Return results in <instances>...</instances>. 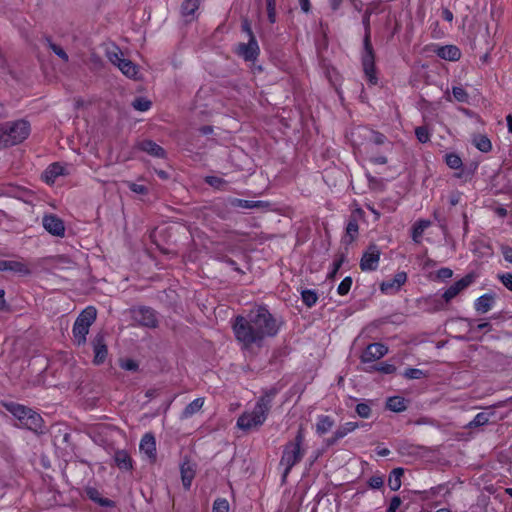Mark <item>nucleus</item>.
Masks as SVG:
<instances>
[{
  "label": "nucleus",
  "mask_w": 512,
  "mask_h": 512,
  "mask_svg": "<svg viewBox=\"0 0 512 512\" xmlns=\"http://www.w3.org/2000/svg\"><path fill=\"white\" fill-rule=\"evenodd\" d=\"M205 182L218 190H225V186L227 185L226 180L218 176H207Z\"/></svg>",
  "instance_id": "43"
},
{
  "label": "nucleus",
  "mask_w": 512,
  "mask_h": 512,
  "mask_svg": "<svg viewBox=\"0 0 512 512\" xmlns=\"http://www.w3.org/2000/svg\"><path fill=\"white\" fill-rule=\"evenodd\" d=\"M225 263L227 265H229L234 271L242 274L243 271L241 270V268L238 266L237 262L235 260H233L232 258H225Z\"/></svg>",
  "instance_id": "63"
},
{
  "label": "nucleus",
  "mask_w": 512,
  "mask_h": 512,
  "mask_svg": "<svg viewBox=\"0 0 512 512\" xmlns=\"http://www.w3.org/2000/svg\"><path fill=\"white\" fill-rule=\"evenodd\" d=\"M115 465L122 471L133 469V460L126 450H117L114 454Z\"/></svg>",
  "instance_id": "25"
},
{
  "label": "nucleus",
  "mask_w": 512,
  "mask_h": 512,
  "mask_svg": "<svg viewBox=\"0 0 512 512\" xmlns=\"http://www.w3.org/2000/svg\"><path fill=\"white\" fill-rule=\"evenodd\" d=\"M495 304V295L485 293L474 301V309L479 314H485L490 311Z\"/></svg>",
  "instance_id": "23"
},
{
  "label": "nucleus",
  "mask_w": 512,
  "mask_h": 512,
  "mask_svg": "<svg viewBox=\"0 0 512 512\" xmlns=\"http://www.w3.org/2000/svg\"><path fill=\"white\" fill-rule=\"evenodd\" d=\"M97 310L94 306H87L76 318L72 333L77 345H83L86 342V336L89 333L91 325L95 322Z\"/></svg>",
  "instance_id": "5"
},
{
  "label": "nucleus",
  "mask_w": 512,
  "mask_h": 512,
  "mask_svg": "<svg viewBox=\"0 0 512 512\" xmlns=\"http://www.w3.org/2000/svg\"><path fill=\"white\" fill-rule=\"evenodd\" d=\"M30 133V123L26 120L10 121L0 124V149L17 145Z\"/></svg>",
  "instance_id": "4"
},
{
  "label": "nucleus",
  "mask_w": 512,
  "mask_h": 512,
  "mask_svg": "<svg viewBox=\"0 0 512 512\" xmlns=\"http://www.w3.org/2000/svg\"><path fill=\"white\" fill-rule=\"evenodd\" d=\"M355 411L358 414V416H360L361 418H364V419L369 418L371 416V412H372L370 405L365 402L358 403L356 405Z\"/></svg>",
  "instance_id": "47"
},
{
  "label": "nucleus",
  "mask_w": 512,
  "mask_h": 512,
  "mask_svg": "<svg viewBox=\"0 0 512 512\" xmlns=\"http://www.w3.org/2000/svg\"><path fill=\"white\" fill-rule=\"evenodd\" d=\"M408 276L404 271L397 272L393 278L386 279L380 284V291L386 295H393L400 291L407 282Z\"/></svg>",
  "instance_id": "12"
},
{
  "label": "nucleus",
  "mask_w": 512,
  "mask_h": 512,
  "mask_svg": "<svg viewBox=\"0 0 512 512\" xmlns=\"http://www.w3.org/2000/svg\"><path fill=\"white\" fill-rule=\"evenodd\" d=\"M353 280L350 276L345 277L337 287V293L340 296L347 295L352 287Z\"/></svg>",
  "instance_id": "45"
},
{
  "label": "nucleus",
  "mask_w": 512,
  "mask_h": 512,
  "mask_svg": "<svg viewBox=\"0 0 512 512\" xmlns=\"http://www.w3.org/2000/svg\"><path fill=\"white\" fill-rule=\"evenodd\" d=\"M499 281L512 292V273L504 272L497 275Z\"/></svg>",
  "instance_id": "51"
},
{
  "label": "nucleus",
  "mask_w": 512,
  "mask_h": 512,
  "mask_svg": "<svg viewBox=\"0 0 512 512\" xmlns=\"http://www.w3.org/2000/svg\"><path fill=\"white\" fill-rule=\"evenodd\" d=\"M268 412L255 404L251 412L243 413L237 420V426L243 430H249L261 426L267 419Z\"/></svg>",
  "instance_id": "7"
},
{
  "label": "nucleus",
  "mask_w": 512,
  "mask_h": 512,
  "mask_svg": "<svg viewBox=\"0 0 512 512\" xmlns=\"http://www.w3.org/2000/svg\"><path fill=\"white\" fill-rule=\"evenodd\" d=\"M502 255L505 261L512 263V247L504 246L502 248Z\"/></svg>",
  "instance_id": "61"
},
{
  "label": "nucleus",
  "mask_w": 512,
  "mask_h": 512,
  "mask_svg": "<svg viewBox=\"0 0 512 512\" xmlns=\"http://www.w3.org/2000/svg\"><path fill=\"white\" fill-rule=\"evenodd\" d=\"M4 407L15 417L17 427L32 429V410L30 408L15 402L4 403Z\"/></svg>",
  "instance_id": "8"
},
{
  "label": "nucleus",
  "mask_w": 512,
  "mask_h": 512,
  "mask_svg": "<svg viewBox=\"0 0 512 512\" xmlns=\"http://www.w3.org/2000/svg\"><path fill=\"white\" fill-rule=\"evenodd\" d=\"M138 149L155 158L164 159L167 156L165 149L150 139L139 142Z\"/></svg>",
  "instance_id": "20"
},
{
  "label": "nucleus",
  "mask_w": 512,
  "mask_h": 512,
  "mask_svg": "<svg viewBox=\"0 0 512 512\" xmlns=\"http://www.w3.org/2000/svg\"><path fill=\"white\" fill-rule=\"evenodd\" d=\"M242 31L248 35L249 39H251V35H254L251 25L247 20H244L242 23Z\"/></svg>",
  "instance_id": "64"
},
{
  "label": "nucleus",
  "mask_w": 512,
  "mask_h": 512,
  "mask_svg": "<svg viewBox=\"0 0 512 512\" xmlns=\"http://www.w3.org/2000/svg\"><path fill=\"white\" fill-rule=\"evenodd\" d=\"M65 167L58 162L50 164L41 175V179L48 185L54 184L57 177L65 175Z\"/></svg>",
  "instance_id": "21"
},
{
  "label": "nucleus",
  "mask_w": 512,
  "mask_h": 512,
  "mask_svg": "<svg viewBox=\"0 0 512 512\" xmlns=\"http://www.w3.org/2000/svg\"><path fill=\"white\" fill-rule=\"evenodd\" d=\"M200 0H184L181 5V11L184 16L193 15L199 8Z\"/></svg>",
  "instance_id": "40"
},
{
  "label": "nucleus",
  "mask_w": 512,
  "mask_h": 512,
  "mask_svg": "<svg viewBox=\"0 0 512 512\" xmlns=\"http://www.w3.org/2000/svg\"><path fill=\"white\" fill-rule=\"evenodd\" d=\"M436 55L447 61H458L461 58V50L456 45L437 46L435 49Z\"/></svg>",
  "instance_id": "22"
},
{
  "label": "nucleus",
  "mask_w": 512,
  "mask_h": 512,
  "mask_svg": "<svg viewBox=\"0 0 512 512\" xmlns=\"http://www.w3.org/2000/svg\"><path fill=\"white\" fill-rule=\"evenodd\" d=\"M180 472L183 487L185 490H189L195 476V471L189 465L186 466L183 464L180 468Z\"/></svg>",
  "instance_id": "36"
},
{
  "label": "nucleus",
  "mask_w": 512,
  "mask_h": 512,
  "mask_svg": "<svg viewBox=\"0 0 512 512\" xmlns=\"http://www.w3.org/2000/svg\"><path fill=\"white\" fill-rule=\"evenodd\" d=\"M94 359L93 362L96 365L103 364L108 355V348L105 343L103 335H96L92 341Z\"/></svg>",
  "instance_id": "18"
},
{
  "label": "nucleus",
  "mask_w": 512,
  "mask_h": 512,
  "mask_svg": "<svg viewBox=\"0 0 512 512\" xmlns=\"http://www.w3.org/2000/svg\"><path fill=\"white\" fill-rule=\"evenodd\" d=\"M404 468H394L388 477V486L392 491H398L402 485V477L404 475Z\"/></svg>",
  "instance_id": "31"
},
{
  "label": "nucleus",
  "mask_w": 512,
  "mask_h": 512,
  "mask_svg": "<svg viewBox=\"0 0 512 512\" xmlns=\"http://www.w3.org/2000/svg\"><path fill=\"white\" fill-rule=\"evenodd\" d=\"M365 215V212L362 208H356L354 209L346 223L345 227V236H344V242L347 244H351L354 242L359 234V224L358 221L362 219Z\"/></svg>",
  "instance_id": "11"
},
{
  "label": "nucleus",
  "mask_w": 512,
  "mask_h": 512,
  "mask_svg": "<svg viewBox=\"0 0 512 512\" xmlns=\"http://www.w3.org/2000/svg\"><path fill=\"white\" fill-rule=\"evenodd\" d=\"M471 142L482 153H489L492 150V142L485 134H474Z\"/></svg>",
  "instance_id": "30"
},
{
  "label": "nucleus",
  "mask_w": 512,
  "mask_h": 512,
  "mask_svg": "<svg viewBox=\"0 0 512 512\" xmlns=\"http://www.w3.org/2000/svg\"><path fill=\"white\" fill-rule=\"evenodd\" d=\"M387 141V138L384 134L380 132H374L373 134V142L377 145H382Z\"/></svg>",
  "instance_id": "60"
},
{
  "label": "nucleus",
  "mask_w": 512,
  "mask_h": 512,
  "mask_svg": "<svg viewBox=\"0 0 512 512\" xmlns=\"http://www.w3.org/2000/svg\"><path fill=\"white\" fill-rule=\"evenodd\" d=\"M301 299L307 308H312L318 301V293L314 289H303L301 291Z\"/></svg>",
  "instance_id": "37"
},
{
  "label": "nucleus",
  "mask_w": 512,
  "mask_h": 512,
  "mask_svg": "<svg viewBox=\"0 0 512 512\" xmlns=\"http://www.w3.org/2000/svg\"><path fill=\"white\" fill-rule=\"evenodd\" d=\"M305 443V432L304 428L300 426L296 432L295 437L288 441L282 450L279 466L283 468L281 482L285 483L288 475L294 466L301 462L303 459L306 449Z\"/></svg>",
  "instance_id": "3"
},
{
  "label": "nucleus",
  "mask_w": 512,
  "mask_h": 512,
  "mask_svg": "<svg viewBox=\"0 0 512 512\" xmlns=\"http://www.w3.org/2000/svg\"><path fill=\"white\" fill-rule=\"evenodd\" d=\"M402 504V500L399 496L395 495L391 498L389 506L386 512H396Z\"/></svg>",
  "instance_id": "53"
},
{
  "label": "nucleus",
  "mask_w": 512,
  "mask_h": 512,
  "mask_svg": "<svg viewBox=\"0 0 512 512\" xmlns=\"http://www.w3.org/2000/svg\"><path fill=\"white\" fill-rule=\"evenodd\" d=\"M475 280L473 273H468L461 279L454 282L442 294V302L437 304V309H443L445 304L450 303L457 295L468 288Z\"/></svg>",
  "instance_id": "6"
},
{
  "label": "nucleus",
  "mask_w": 512,
  "mask_h": 512,
  "mask_svg": "<svg viewBox=\"0 0 512 512\" xmlns=\"http://www.w3.org/2000/svg\"><path fill=\"white\" fill-rule=\"evenodd\" d=\"M403 376L407 379H420L425 376V373L423 370L418 368H407Z\"/></svg>",
  "instance_id": "48"
},
{
  "label": "nucleus",
  "mask_w": 512,
  "mask_h": 512,
  "mask_svg": "<svg viewBox=\"0 0 512 512\" xmlns=\"http://www.w3.org/2000/svg\"><path fill=\"white\" fill-rule=\"evenodd\" d=\"M119 70L127 77L136 79L138 74V66L129 59H124L117 66Z\"/></svg>",
  "instance_id": "35"
},
{
  "label": "nucleus",
  "mask_w": 512,
  "mask_h": 512,
  "mask_svg": "<svg viewBox=\"0 0 512 512\" xmlns=\"http://www.w3.org/2000/svg\"><path fill=\"white\" fill-rule=\"evenodd\" d=\"M42 422L41 416L34 411V434H43L45 432Z\"/></svg>",
  "instance_id": "54"
},
{
  "label": "nucleus",
  "mask_w": 512,
  "mask_h": 512,
  "mask_svg": "<svg viewBox=\"0 0 512 512\" xmlns=\"http://www.w3.org/2000/svg\"><path fill=\"white\" fill-rule=\"evenodd\" d=\"M52 51L59 56L62 60L68 61V55L62 47L56 44H50Z\"/></svg>",
  "instance_id": "56"
},
{
  "label": "nucleus",
  "mask_w": 512,
  "mask_h": 512,
  "mask_svg": "<svg viewBox=\"0 0 512 512\" xmlns=\"http://www.w3.org/2000/svg\"><path fill=\"white\" fill-rule=\"evenodd\" d=\"M132 105L136 110L144 112L150 109L151 102L145 98H136Z\"/></svg>",
  "instance_id": "49"
},
{
  "label": "nucleus",
  "mask_w": 512,
  "mask_h": 512,
  "mask_svg": "<svg viewBox=\"0 0 512 512\" xmlns=\"http://www.w3.org/2000/svg\"><path fill=\"white\" fill-rule=\"evenodd\" d=\"M375 369L384 374H393L396 371V367L393 364H389V363H385V362L379 363L375 367Z\"/></svg>",
  "instance_id": "52"
},
{
  "label": "nucleus",
  "mask_w": 512,
  "mask_h": 512,
  "mask_svg": "<svg viewBox=\"0 0 512 512\" xmlns=\"http://www.w3.org/2000/svg\"><path fill=\"white\" fill-rule=\"evenodd\" d=\"M453 276V271L448 267H442L437 271V277L439 279L445 280L449 279Z\"/></svg>",
  "instance_id": "58"
},
{
  "label": "nucleus",
  "mask_w": 512,
  "mask_h": 512,
  "mask_svg": "<svg viewBox=\"0 0 512 512\" xmlns=\"http://www.w3.org/2000/svg\"><path fill=\"white\" fill-rule=\"evenodd\" d=\"M388 352V347L383 343L369 344L361 355V361L364 363L376 361L384 357Z\"/></svg>",
  "instance_id": "14"
},
{
  "label": "nucleus",
  "mask_w": 512,
  "mask_h": 512,
  "mask_svg": "<svg viewBox=\"0 0 512 512\" xmlns=\"http://www.w3.org/2000/svg\"><path fill=\"white\" fill-rule=\"evenodd\" d=\"M277 392L278 391L276 388H271V389L266 390L263 393V395L261 397H259L256 404L258 406H261V408H263L266 412L269 413V411L272 407V402H273Z\"/></svg>",
  "instance_id": "34"
},
{
  "label": "nucleus",
  "mask_w": 512,
  "mask_h": 512,
  "mask_svg": "<svg viewBox=\"0 0 512 512\" xmlns=\"http://www.w3.org/2000/svg\"><path fill=\"white\" fill-rule=\"evenodd\" d=\"M335 424L334 419L329 415H319L316 422V432L324 435L329 432Z\"/></svg>",
  "instance_id": "32"
},
{
  "label": "nucleus",
  "mask_w": 512,
  "mask_h": 512,
  "mask_svg": "<svg viewBox=\"0 0 512 512\" xmlns=\"http://www.w3.org/2000/svg\"><path fill=\"white\" fill-rule=\"evenodd\" d=\"M204 405V398H196L191 401L183 410L182 416L184 418H189L197 413Z\"/></svg>",
  "instance_id": "38"
},
{
  "label": "nucleus",
  "mask_w": 512,
  "mask_h": 512,
  "mask_svg": "<svg viewBox=\"0 0 512 512\" xmlns=\"http://www.w3.org/2000/svg\"><path fill=\"white\" fill-rule=\"evenodd\" d=\"M122 368L128 371H136L138 369V363L132 359H127L123 364Z\"/></svg>",
  "instance_id": "59"
},
{
  "label": "nucleus",
  "mask_w": 512,
  "mask_h": 512,
  "mask_svg": "<svg viewBox=\"0 0 512 512\" xmlns=\"http://www.w3.org/2000/svg\"><path fill=\"white\" fill-rule=\"evenodd\" d=\"M381 254L382 252L378 245L374 243L369 244L360 259V269L364 272L376 271L379 267Z\"/></svg>",
  "instance_id": "9"
},
{
  "label": "nucleus",
  "mask_w": 512,
  "mask_h": 512,
  "mask_svg": "<svg viewBox=\"0 0 512 512\" xmlns=\"http://www.w3.org/2000/svg\"><path fill=\"white\" fill-rule=\"evenodd\" d=\"M236 53L245 61H255L260 54V48L255 35H251L247 43H240Z\"/></svg>",
  "instance_id": "13"
},
{
  "label": "nucleus",
  "mask_w": 512,
  "mask_h": 512,
  "mask_svg": "<svg viewBox=\"0 0 512 512\" xmlns=\"http://www.w3.org/2000/svg\"><path fill=\"white\" fill-rule=\"evenodd\" d=\"M43 227L53 236L62 237L65 233L63 221L54 214L45 215L43 217Z\"/></svg>",
  "instance_id": "16"
},
{
  "label": "nucleus",
  "mask_w": 512,
  "mask_h": 512,
  "mask_svg": "<svg viewBox=\"0 0 512 512\" xmlns=\"http://www.w3.org/2000/svg\"><path fill=\"white\" fill-rule=\"evenodd\" d=\"M441 17H442L443 20H445L447 22H450V23L454 19V15H453L452 11L449 10L448 8H443L442 9Z\"/></svg>",
  "instance_id": "62"
},
{
  "label": "nucleus",
  "mask_w": 512,
  "mask_h": 512,
  "mask_svg": "<svg viewBox=\"0 0 512 512\" xmlns=\"http://www.w3.org/2000/svg\"><path fill=\"white\" fill-rule=\"evenodd\" d=\"M345 261V257L344 255H340L339 257H337L336 259H334L333 263H332V268L331 270L329 271L328 273V276L327 278L328 279H333L335 278V276L337 275L338 271L340 270V268L342 267L343 263Z\"/></svg>",
  "instance_id": "46"
},
{
  "label": "nucleus",
  "mask_w": 512,
  "mask_h": 512,
  "mask_svg": "<svg viewBox=\"0 0 512 512\" xmlns=\"http://www.w3.org/2000/svg\"><path fill=\"white\" fill-rule=\"evenodd\" d=\"M445 164L452 170L457 172L454 173V177L458 179H467V175L464 169L462 158L456 152L446 153L444 156Z\"/></svg>",
  "instance_id": "17"
},
{
  "label": "nucleus",
  "mask_w": 512,
  "mask_h": 512,
  "mask_svg": "<svg viewBox=\"0 0 512 512\" xmlns=\"http://www.w3.org/2000/svg\"><path fill=\"white\" fill-rule=\"evenodd\" d=\"M445 488V486L443 484H439L437 486H434V487H431L429 490H424V491H420L418 492L419 494L421 495H431V496H436L437 494H439L443 489Z\"/></svg>",
  "instance_id": "57"
},
{
  "label": "nucleus",
  "mask_w": 512,
  "mask_h": 512,
  "mask_svg": "<svg viewBox=\"0 0 512 512\" xmlns=\"http://www.w3.org/2000/svg\"><path fill=\"white\" fill-rule=\"evenodd\" d=\"M452 97L450 96L449 89L445 92V99L449 102L452 101V98L459 103H469V94L468 92L461 86H452L451 88Z\"/></svg>",
  "instance_id": "28"
},
{
  "label": "nucleus",
  "mask_w": 512,
  "mask_h": 512,
  "mask_svg": "<svg viewBox=\"0 0 512 512\" xmlns=\"http://www.w3.org/2000/svg\"><path fill=\"white\" fill-rule=\"evenodd\" d=\"M106 56L108 60L115 66H118L121 61L125 58L123 57V52L117 45H112L106 50Z\"/></svg>",
  "instance_id": "39"
},
{
  "label": "nucleus",
  "mask_w": 512,
  "mask_h": 512,
  "mask_svg": "<svg viewBox=\"0 0 512 512\" xmlns=\"http://www.w3.org/2000/svg\"><path fill=\"white\" fill-rule=\"evenodd\" d=\"M0 271L14 274H27L28 268L21 262L15 260H0Z\"/></svg>",
  "instance_id": "27"
},
{
  "label": "nucleus",
  "mask_w": 512,
  "mask_h": 512,
  "mask_svg": "<svg viewBox=\"0 0 512 512\" xmlns=\"http://www.w3.org/2000/svg\"><path fill=\"white\" fill-rule=\"evenodd\" d=\"M236 340L248 348L261 345L266 338L275 337L280 324L266 305H257L246 316L237 315L232 322Z\"/></svg>",
  "instance_id": "1"
},
{
  "label": "nucleus",
  "mask_w": 512,
  "mask_h": 512,
  "mask_svg": "<svg viewBox=\"0 0 512 512\" xmlns=\"http://www.w3.org/2000/svg\"><path fill=\"white\" fill-rule=\"evenodd\" d=\"M367 484L371 489H380L384 485V478L382 475H373L368 479Z\"/></svg>",
  "instance_id": "50"
},
{
  "label": "nucleus",
  "mask_w": 512,
  "mask_h": 512,
  "mask_svg": "<svg viewBox=\"0 0 512 512\" xmlns=\"http://www.w3.org/2000/svg\"><path fill=\"white\" fill-rule=\"evenodd\" d=\"M229 203L232 207L243 209H263L269 207V203L262 200L253 201L239 198H230Z\"/></svg>",
  "instance_id": "24"
},
{
  "label": "nucleus",
  "mask_w": 512,
  "mask_h": 512,
  "mask_svg": "<svg viewBox=\"0 0 512 512\" xmlns=\"http://www.w3.org/2000/svg\"><path fill=\"white\" fill-rule=\"evenodd\" d=\"M140 451L145 454L151 463H154L157 459L156 452V439L152 433H145L139 444Z\"/></svg>",
  "instance_id": "15"
},
{
  "label": "nucleus",
  "mask_w": 512,
  "mask_h": 512,
  "mask_svg": "<svg viewBox=\"0 0 512 512\" xmlns=\"http://www.w3.org/2000/svg\"><path fill=\"white\" fill-rule=\"evenodd\" d=\"M357 428H359V424L357 422H346L342 425H340L333 435L330 438L326 439V445L327 446H333L335 445L339 440L343 439L345 436H347L349 433L355 431Z\"/></svg>",
  "instance_id": "19"
},
{
  "label": "nucleus",
  "mask_w": 512,
  "mask_h": 512,
  "mask_svg": "<svg viewBox=\"0 0 512 512\" xmlns=\"http://www.w3.org/2000/svg\"><path fill=\"white\" fill-rule=\"evenodd\" d=\"M373 11L367 8L362 15V25L364 29L363 49L361 52V65L365 80L370 86L378 84V76L376 69V55L371 41V16Z\"/></svg>",
  "instance_id": "2"
},
{
  "label": "nucleus",
  "mask_w": 512,
  "mask_h": 512,
  "mask_svg": "<svg viewBox=\"0 0 512 512\" xmlns=\"http://www.w3.org/2000/svg\"><path fill=\"white\" fill-rule=\"evenodd\" d=\"M129 189L137 194L145 195L148 193V188L145 185L137 184V183H129Z\"/></svg>",
  "instance_id": "55"
},
{
  "label": "nucleus",
  "mask_w": 512,
  "mask_h": 512,
  "mask_svg": "<svg viewBox=\"0 0 512 512\" xmlns=\"http://www.w3.org/2000/svg\"><path fill=\"white\" fill-rule=\"evenodd\" d=\"M415 136L417 140L422 144L429 142L431 139V133L428 127L425 125L418 126L415 128Z\"/></svg>",
  "instance_id": "41"
},
{
  "label": "nucleus",
  "mask_w": 512,
  "mask_h": 512,
  "mask_svg": "<svg viewBox=\"0 0 512 512\" xmlns=\"http://www.w3.org/2000/svg\"><path fill=\"white\" fill-rule=\"evenodd\" d=\"M386 408L390 411L400 413L407 409V402L401 396H391L386 401Z\"/></svg>",
  "instance_id": "33"
},
{
  "label": "nucleus",
  "mask_w": 512,
  "mask_h": 512,
  "mask_svg": "<svg viewBox=\"0 0 512 512\" xmlns=\"http://www.w3.org/2000/svg\"><path fill=\"white\" fill-rule=\"evenodd\" d=\"M133 319L141 326L147 328H156L158 318L156 311L148 306H138L131 310Z\"/></svg>",
  "instance_id": "10"
},
{
  "label": "nucleus",
  "mask_w": 512,
  "mask_h": 512,
  "mask_svg": "<svg viewBox=\"0 0 512 512\" xmlns=\"http://www.w3.org/2000/svg\"><path fill=\"white\" fill-rule=\"evenodd\" d=\"M431 225L430 220L419 219L417 220L411 229V238L415 243H420L424 231Z\"/></svg>",
  "instance_id": "29"
},
{
  "label": "nucleus",
  "mask_w": 512,
  "mask_h": 512,
  "mask_svg": "<svg viewBox=\"0 0 512 512\" xmlns=\"http://www.w3.org/2000/svg\"><path fill=\"white\" fill-rule=\"evenodd\" d=\"M489 422V414L485 412H479L475 415L472 421L468 424L469 428H476L484 426Z\"/></svg>",
  "instance_id": "42"
},
{
  "label": "nucleus",
  "mask_w": 512,
  "mask_h": 512,
  "mask_svg": "<svg viewBox=\"0 0 512 512\" xmlns=\"http://www.w3.org/2000/svg\"><path fill=\"white\" fill-rule=\"evenodd\" d=\"M230 506L229 502L225 498H217L215 499L213 506H212V512H229Z\"/></svg>",
  "instance_id": "44"
},
{
  "label": "nucleus",
  "mask_w": 512,
  "mask_h": 512,
  "mask_svg": "<svg viewBox=\"0 0 512 512\" xmlns=\"http://www.w3.org/2000/svg\"><path fill=\"white\" fill-rule=\"evenodd\" d=\"M85 493H86V496L88 497V499H90L94 503L98 504L99 506L110 507V508L115 506V502L111 499L102 497L101 493L99 492V490L97 488L87 487L85 489Z\"/></svg>",
  "instance_id": "26"
}]
</instances>
